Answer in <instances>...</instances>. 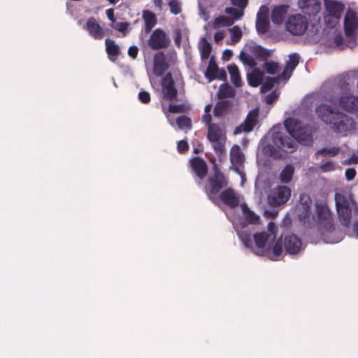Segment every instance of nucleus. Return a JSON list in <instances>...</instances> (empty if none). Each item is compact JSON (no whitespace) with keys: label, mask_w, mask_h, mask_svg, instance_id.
<instances>
[{"label":"nucleus","mask_w":358,"mask_h":358,"mask_svg":"<svg viewBox=\"0 0 358 358\" xmlns=\"http://www.w3.org/2000/svg\"><path fill=\"white\" fill-rule=\"evenodd\" d=\"M142 18L145 23V32L148 34L157 24V17L152 11L149 10H144L142 13Z\"/></svg>","instance_id":"26"},{"label":"nucleus","mask_w":358,"mask_h":358,"mask_svg":"<svg viewBox=\"0 0 358 358\" xmlns=\"http://www.w3.org/2000/svg\"><path fill=\"white\" fill-rule=\"evenodd\" d=\"M192 171L200 180H203L208 174V165L201 157H194L189 160Z\"/></svg>","instance_id":"14"},{"label":"nucleus","mask_w":358,"mask_h":358,"mask_svg":"<svg viewBox=\"0 0 358 358\" xmlns=\"http://www.w3.org/2000/svg\"><path fill=\"white\" fill-rule=\"evenodd\" d=\"M335 202L336 208H339L340 207L342 208V206H350L348 199L342 194L336 193Z\"/></svg>","instance_id":"47"},{"label":"nucleus","mask_w":358,"mask_h":358,"mask_svg":"<svg viewBox=\"0 0 358 358\" xmlns=\"http://www.w3.org/2000/svg\"><path fill=\"white\" fill-rule=\"evenodd\" d=\"M315 113L336 133H346L355 129L356 124L353 118L327 103L320 104L315 108Z\"/></svg>","instance_id":"2"},{"label":"nucleus","mask_w":358,"mask_h":358,"mask_svg":"<svg viewBox=\"0 0 358 358\" xmlns=\"http://www.w3.org/2000/svg\"><path fill=\"white\" fill-rule=\"evenodd\" d=\"M334 43L336 46H340L343 44V38L341 34L336 35L334 38Z\"/></svg>","instance_id":"63"},{"label":"nucleus","mask_w":358,"mask_h":358,"mask_svg":"<svg viewBox=\"0 0 358 358\" xmlns=\"http://www.w3.org/2000/svg\"><path fill=\"white\" fill-rule=\"evenodd\" d=\"M279 83L278 79L274 78L268 77L266 79V81L262 84L261 87V92L262 93H266L270 90H271L275 84Z\"/></svg>","instance_id":"42"},{"label":"nucleus","mask_w":358,"mask_h":358,"mask_svg":"<svg viewBox=\"0 0 358 358\" xmlns=\"http://www.w3.org/2000/svg\"><path fill=\"white\" fill-rule=\"evenodd\" d=\"M338 218L341 223L345 226L348 227L351 222V208L350 206L345 207L342 206V208H336Z\"/></svg>","instance_id":"28"},{"label":"nucleus","mask_w":358,"mask_h":358,"mask_svg":"<svg viewBox=\"0 0 358 358\" xmlns=\"http://www.w3.org/2000/svg\"><path fill=\"white\" fill-rule=\"evenodd\" d=\"M207 138L212 143L215 152L222 154L224 151L225 137L217 124L213 123L208 125Z\"/></svg>","instance_id":"8"},{"label":"nucleus","mask_w":358,"mask_h":358,"mask_svg":"<svg viewBox=\"0 0 358 358\" xmlns=\"http://www.w3.org/2000/svg\"><path fill=\"white\" fill-rule=\"evenodd\" d=\"M225 13L230 15L234 21L239 20L243 15V10H238L234 7H227L224 10Z\"/></svg>","instance_id":"45"},{"label":"nucleus","mask_w":358,"mask_h":358,"mask_svg":"<svg viewBox=\"0 0 358 358\" xmlns=\"http://www.w3.org/2000/svg\"><path fill=\"white\" fill-rule=\"evenodd\" d=\"M253 238L256 246L261 249L265 248L267 243L272 242L265 231L255 234Z\"/></svg>","instance_id":"31"},{"label":"nucleus","mask_w":358,"mask_h":358,"mask_svg":"<svg viewBox=\"0 0 358 358\" xmlns=\"http://www.w3.org/2000/svg\"><path fill=\"white\" fill-rule=\"evenodd\" d=\"M234 24V20L231 18L221 15L215 18L213 22V28L218 29L220 27H228Z\"/></svg>","instance_id":"33"},{"label":"nucleus","mask_w":358,"mask_h":358,"mask_svg":"<svg viewBox=\"0 0 358 358\" xmlns=\"http://www.w3.org/2000/svg\"><path fill=\"white\" fill-rule=\"evenodd\" d=\"M138 99L142 103L147 104L150 103L151 98L150 94L147 91L141 90L138 93Z\"/></svg>","instance_id":"51"},{"label":"nucleus","mask_w":358,"mask_h":358,"mask_svg":"<svg viewBox=\"0 0 358 358\" xmlns=\"http://www.w3.org/2000/svg\"><path fill=\"white\" fill-rule=\"evenodd\" d=\"M231 3L233 6L243 10L247 7L248 0H231Z\"/></svg>","instance_id":"59"},{"label":"nucleus","mask_w":358,"mask_h":358,"mask_svg":"<svg viewBox=\"0 0 358 358\" xmlns=\"http://www.w3.org/2000/svg\"><path fill=\"white\" fill-rule=\"evenodd\" d=\"M287 10L288 6L287 5L275 6L271 10V18L273 23L275 24H281L285 20Z\"/></svg>","instance_id":"23"},{"label":"nucleus","mask_w":358,"mask_h":358,"mask_svg":"<svg viewBox=\"0 0 358 358\" xmlns=\"http://www.w3.org/2000/svg\"><path fill=\"white\" fill-rule=\"evenodd\" d=\"M171 40L166 32L160 29H156L148 40V45L155 50L164 49L169 46Z\"/></svg>","instance_id":"9"},{"label":"nucleus","mask_w":358,"mask_h":358,"mask_svg":"<svg viewBox=\"0 0 358 358\" xmlns=\"http://www.w3.org/2000/svg\"><path fill=\"white\" fill-rule=\"evenodd\" d=\"M106 51L108 54V59L111 62H115L120 54V49L118 45L113 40L106 38L105 41Z\"/></svg>","instance_id":"25"},{"label":"nucleus","mask_w":358,"mask_h":358,"mask_svg":"<svg viewBox=\"0 0 358 358\" xmlns=\"http://www.w3.org/2000/svg\"><path fill=\"white\" fill-rule=\"evenodd\" d=\"M317 218L316 226L320 229L331 231L334 229L332 222L331 213L325 202H320L315 204Z\"/></svg>","instance_id":"5"},{"label":"nucleus","mask_w":358,"mask_h":358,"mask_svg":"<svg viewBox=\"0 0 358 358\" xmlns=\"http://www.w3.org/2000/svg\"><path fill=\"white\" fill-rule=\"evenodd\" d=\"M231 39L233 44L237 43L242 37V31L238 26H234L229 29Z\"/></svg>","instance_id":"46"},{"label":"nucleus","mask_w":358,"mask_h":358,"mask_svg":"<svg viewBox=\"0 0 358 358\" xmlns=\"http://www.w3.org/2000/svg\"><path fill=\"white\" fill-rule=\"evenodd\" d=\"M177 150L179 153L183 154L189 150V145L187 141L181 140L178 143Z\"/></svg>","instance_id":"56"},{"label":"nucleus","mask_w":358,"mask_h":358,"mask_svg":"<svg viewBox=\"0 0 358 358\" xmlns=\"http://www.w3.org/2000/svg\"><path fill=\"white\" fill-rule=\"evenodd\" d=\"M292 71H289V70L287 68H285L283 71L278 75L275 78L278 79V83L280 80H287L292 76Z\"/></svg>","instance_id":"55"},{"label":"nucleus","mask_w":358,"mask_h":358,"mask_svg":"<svg viewBox=\"0 0 358 358\" xmlns=\"http://www.w3.org/2000/svg\"><path fill=\"white\" fill-rule=\"evenodd\" d=\"M220 199L226 206L231 208H234L238 206L240 201L235 190L232 188H227L223 190L219 195Z\"/></svg>","instance_id":"18"},{"label":"nucleus","mask_w":358,"mask_h":358,"mask_svg":"<svg viewBox=\"0 0 358 358\" xmlns=\"http://www.w3.org/2000/svg\"><path fill=\"white\" fill-rule=\"evenodd\" d=\"M294 171V169L292 165H287L280 175L281 182L283 183H288L290 182L292 178Z\"/></svg>","instance_id":"36"},{"label":"nucleus","mask_w":358,"mask_h":358,"mask_svg":"<svg viewBox=\"0 0 358 358\" xmlns=\"http://www.w3.org/2000/svg\"><path fill=\"white\" fill-rule=\"evenodd\" d=\"M216 79L225 81L227 80V73L224 69H219V72L215 75Z\"/></svg>","instance_id":"62"},{"label":"nucleus","mask_w":358,"mask_h":358,"mask_svg":"<svg viewBox=\"0 0 358 358\" xmlns=\"http://www.w3.org/2000/svg\"><path fill=\"white\" fill-rule=\"evenodd\" d=\"M106 13L108 18L112 22H115V15H114V10H113V8L107 9Z\"/></svg>","instance_id":"64"},{"label":"nucleus","mask_w":358,"mask_h":358,"mask_svg":"<svg viewBox=\"0 0 358 358\" xmlns=\"http://www.w3.org/2000/svg\"><path fill=\"white\" fill-rule=\"evenodd\" d=\"M264 62H265L263 64V69L266 71L267 73L274 75L277 72H278L280 66L278 62L267 60Z\"/></svg>","instance_id":"39"},{"label":"nucleus","mask_w":358,"mask_h":358,"mask_svg":"<svg viewBox=\"0 0 358 358\" xmlns=\"http://www.w3.org/2000/svg\"><path fill=\"white\" fill-rule=\"evenodd\" d=\"M326 10L330 17L338 20L341 17L344 6L336 1H328L325 3Z\"/></svg>","instance_id":"22"},{"label":"nucleus","mask_w":358,"mask_h":358,"mask_svg":"<svg viewBox=\"0 0 358 358\" xmlns=\"http://www.w3.org/2000/svg\"><path fill=\"white\" fill-rule=\"evenodd\" d=\"M230 161L232 165L234 166V170L240 174L239 166L243 164L245 157L239 145H234L231 147L230 150Z\"/></svg>","instance_id":"20"},{"label":"nucleus","mask_w":358,"mask_h":358,"mask_svg":"<svg viewBox=\"0 0 358 358\" xmlns=\"http://www.w3.org/2000/svg\"><path fill=\"white\" fill-rule=\"evenodd\" d=\"M240 59L245 64L250 68H255L257 66V62L254 58V56L251 54H248L244 52L240 53Z\"/></svg>","instance_id":"37"},{"label":"nucleus","mask_w":358,"mask_h":358,"mask_svg":"<svg viewBox=\"0 0 358 358\" xmlns=\"http://www.w3.org/2000/svg\"><path fill=\"white\" fill-rule=\"evenodd\" d=\"M294 139L295 141L296 139L299 143L305 145H310L313 143L311 131L307 126L302 124L295 134Z\"/></svg>","instance_id":"21"},{"label":"nucleus","mask_w":358,"mask_h":358,"mask_svg":"<svg viewBox=\"0 0 358 358\" xmlns=\"http://www.w3.org/2000/svg\"><path fill=\"white\" fill-rule=\"evenodd\" d=\"M190 106L187 103L173 104L170 103L169 106V111L171 113H185L189 110Z\"/></svg>","instance_id":"41"},{"label":"nucleus","mask_w":358,"mask_h":358,"mask_svg":"<svg viewBox=\"0 0 358 358\" xmlns=\"http://www.w3.org/2000/svg\"><path fill=\"white\" fill-rule=\"evenodd\" d=\"M299 62V56L297 53L292 54L289 56V60L286 63L285 68L289 71H293L297 66Z\"/></svg>","instance_id":"44"},{"label":"nucleus","mask_w":358,"mask_h":358,"mask_svg":"<svg viewBox=\"0 0 358 358\" xmlns=\"http://www.w3.org/2000/svg\"><path fill=\"white\" fill-rule=\"evenodd\" d=\"M298 6L304 14L309 16L316 15L321 10L320 0H299Z\"/></svg>","instance_id":"15"},{"label":"nucleus","mask_w":358,"mask_h":358,"mask_svg":"<svg viewBox=\"0 0 358 358\" xmlns=\"http://www.w3.org/2000/svg\"><path fill=\"white\" fill-rule=\"evenodd\" d=\"M228 179L218 169H214L213 174L210 175L204 185V192L208 198L215 203L217 195L222 189L228 186Z\"/></svg>","instance_id":"3"},{"label":"nucleus","mask_w":358,"mask_h":358,"mask_svg":"<svg viewBox=\"0 0 358 358\" xmlns=\"http://www.w3.org/2000/svg\"><path fill=\"white\" fill-rule=\"evenodd\" d=\"M218 96L220 99L229 98L234 96V92L227 84H222L220 86Z\"/></svg>","instance_id":"43"},{"label":"nucleus","mask_w":358,"mask_h":358,"mask_svg":"<svg viewBox=\"0 0 358 358\" xmlns=\"http://www.w3.org/2000/svg\"><path fill=\"white\" fill-rule=\"evenodd\" d=\"M128 26H129V24H128V22H117V23L111 24L112 28H113L115 30L120 31V32H124V31H126L128 28Z\"/></svg>","instance_id":"57"},{"label":"nucleus","mask_w":358,"mask_h":358,"mask_svg":"<svg viewBox=\"0 0 358 358\" xmlns=\"http://www.w3.org/2000/svg\"><path fill=\"white\" fill-rule=\"evenodd\" d=\"M239 238L242 241L244 245L247 248H250L252 245V242L250 238V235L249 234H246L244 232L239 234Z\"/></svg>","instance_id":"52"},{"label":"nucleus","mask_w":358,"mask_h":358,"mask_svg":"<svg viewBox=\"0 0 358 358\" xmlns=\"http://www.w3.org/2000/svg\"><path fill=\"white\" fill-rule=\"evenodd\" d=\"M231 77V81L236 87L241 86V78L238 66L236 64L229 65L227 67Z\"/></svg>","instance_id":"30"},{"label":"nucleus","mask_w":358,"mask_h":358,"mask_svg":"<svg viewBox=\"0 0 358 358\" xmlns=\"http://www.w3.org/2000/svg\"><path fill=\"white\" fill-rule=\"evenodd\" d=\"M282 252V241L280 239L278 240V241L275 243L273 248V255L277 258L279 256L281 255Z\"/></svg>","instance_id":"50"},{"label":"nucleus","mask_w":358,"mask_h":358,"mask_svg":"<svg viewBox=\"0 0 358 358\" xmlns=\"http://www.w3.org/2000/svg\"><path fill=\"white\" fill-rule=\"evenodd\" d=\"M250 54L261 61H266L270 57V52L268 50L261 45H252L249 48Z\"/></svg>","instance_id":"27"},{"label":"nucleus","mask_w":358,"mask_h":358,"mask_svg":"<svg viewBox=\"0 0 358 358\" xmlns=\"http://www.w3.org/2000/svg\"><path fill=\"white\" fill-rule=\"evenodd\" d=\"M256 29L257 31L260 34H264L268 32L269 29V22L266 17H260L257 15L256 21Z\"/></svg>","instance_id":"34"},{"label":"nucleus","mask_w":358,"mask_h":358,"mask_svg":"<svg viewBox=\"0 0 358 358\" xmlns=\"http://www.w3.org/2000/svg\"><path fill=\"white\" fill-rule=\"evenodd\" d=\"M285 26L287 31L292 35L302 36L308 29V21L301 14H294L288 17Z\"/></svg>","instance_id":"6"},{"label":"nucleus","mask_w":358,"mask_h":358,"mask_svg":"<svg viewBox=\"0 0 358 358\" xmlns=\"http://www.w3.org/2000/svg\"><path fill=\"white\" fill-rule=\"evenodd\" d=\"M320 169L323 172L332 171L335 170V164L332 161H327L321 164Z\"/></svg>","instance_id":"53"},{"label":"nucleus","mask_w":358,"mask_h":358,"mask_svg":"<svg viewBox=\"0 0 358 358\" xmlns=\"http://www.w3.org/2000/svg\"><path fill=\"white\" fill-rule=\"evenodd\" d=\"M356 176V171L352 168L347 169L345 171V177L348 181H350L355 178Z\"/></svg>","instance_id":"60"},{"label":"nucleus","mask_w":358,"mask_h":358,"mask_svg":"<svg viewBox=\"0 0 358 358\" xmlns=\"http://www.w3.org/2000/svg\"><path fill=\"white\" fill-rule=\"evenodd\" d=\"M278 227L276 224L273 222H270L268 224V232L266 233L270 237L271 241H273L275 239Z\"/></svg>","instance_id":"48"},{"label":"nucleus","mask_w":358,"mask_h":358,"mask_svg":"<svg viewBox=\"0 0 358 358\" xmlns=\"http://www.w3.org/2000/svg\"><path fill=\"white\" fill-rule=\"evenodd\" d=\"M219 67L213 57H211L206 71L205 72V77L209 81L212 82L216 79L215 75L219 72Z\"/></svg>","instance_id":"29"},{"label":"nucleus","mask_w":358,"mask_h":358,"mask_svg":"<svg viewBox=\"0 0 358 358\" xmlns=\"http://www.w3.org/2000/svg\"><path fill=\"white\" fill-rule=\"evenodd\" d=\"M358 29V17L354 11H348L344 19V31L346 36L354 37Z\"/></svg>","instance_id":"17"},{"label":"nucleus","mask_w":358,"mask_h":358,"mask_svg":"<svg viewBox=\"0 0 358 358\" xmlns=\"http://www.w3.org/2000/svg\"><path fill=\"white\" fill-rule=\"evenodd\" d=\"M227 103L226 101L220 102V103H217L214 108V115H222V113L227 109Z\"/></svg>","instance_id":"54"},{"label":"nucleus","mask_w":358,"mask_h":358,"mask_svg":"<svg viewBox=\"0 0 358 358\" xmlns=\"http://www.w3.org/2000/svg\"><path fill=\"white\" fill-rule=\"evenodd\" d=\"M258 116L259 112L257 109L250 110L244 122L235 129L234 134L251 131L258 122Z\"/></svg>","instance_id":"11"},{"label":"nucleus","mask_w":358,"mask_h":358,"mask_svg":"<svg viewBox=\"0 0 358 358\" xmlns=\"http://www.w3.org/2000/svg\"><path fill=\"white\" fill-rule=\"evenodd\" d=\"M201 58L202 60H206L210 57L212 50L211 44L205 38H203L199 47Z\"/></svg>","instance_id":"35"},{"label":"nucleus","mask_w":358,"mask_h":358,"mask_svg":"<svg viewBox=\"0 0 358 358\" xmlns=\"http://www.w3.org/2000/svg\"><path fill=\"white\" fill-rule=\"evenodd\" d=\"M284 124L288 134L273 131L271 135V143L263 148L264 154L274 157L280 150L287 153H292L296 150L297 143L294 136L300 129L301 123L297 120L288 118Z\"/></svg>","instance_id":"1"},{"label":"nucleus","mask_w":358,"mask_h":358,"mask_svg":"<svg viewBox=\"0 0 358 358\" xmlns=\"http://www.w3.org/2000/svg\"><path fill=\"white\" fill-rule=\"evenodd\" d=\"M291 196V189L287 186H279L271 198V203L274 206L285 204Z\"/></svg>","instance_id":"19"},{"label":"nucleus","mask_w":358,"mask_h":358,"mask_svg":"<svg viewBox=\"0 0 358 358\" xmlns=\"http://www.w3.org/2000/svg\"><path fill=\"white\" fill-rule=\"evenodd\" d=\"M264 72L258 68H254V69L248 73L247 78L248 84L254 87H258L262 84L264 78Z\"/></svg>","instance_id":"24"},{"label":"nucleus","mask_w":358,"mask_h":358,"mask_svg":"<svg viewBox=\"0 0 358 358\" xmlns=\"http://www.w3.org/2000/svg\"><path fill=\"white\" fill-rule=\"evenodd\" d=\"M312 199L307 194H301L298 206V219L306 228L313 229L316 227V217L310 211Z\"/></svg>","instance_id":"4"},{"label":"nucleus","mask_w":358,"mask_h":358,"mask_svg":"<svg viewBox=\"0 0 358 358\" xmlns=\"http://www.w3.org/2000/svg\"><path fill=\"white\" fill-rule=\"evenodd\" d=\"M162 94L164 99L173 101L178 96V90L175 87V81L172 74L168 73L162 80Z\"/></svg>","instance_id":"10"},{"label":"nucleus","mask_w":358,"mask_h":358,"mask_svg":"<svg viewBox=\"0 0 358 358\" xmlns=\"http://www.w3.org/2000/svg\"><path fill=\"white\" fill-rule=\"evenodd\" d=\"M284 249L289 255L299 254L302 250L301 240L294 234L285 236Z\"/></svg>","instance_id":"16"},{"label":"nucleus","mask_w":358,"mask_h":358,"mask_svg":"<svg viewBox=\"0 0 358 358\" xmlns=\"http://www.w3.org/2000/svg\"><path fill=\"white\" fill-rule=\"evenodd\" d=\"M170 7V11L174 15H177L181 12V7L179 2L177 0H171L169 3Z\"/></svg>","instance_id":"49"},{"label":"nucleus","mask_w":358,"mask_h":358,"mask_svg":"<svg viewBox=\"0 0 358 358\" xmlns=\"http://www.w3.org/2000/svg\"><path fill=\"white\" fill-rule=\"evenodd\" d=\"M83 29L95 40H101L105 36L104 29L101 27L94 17H90L87 20Z\"/></svg>","instance_id":"12"},{"label":"nucleus","mask_w":358,"mask_h":358,"mask_svg":"<svg viewBox=\"0 0 358 358\" xmlns=\"http://www.w3.org/2000/svg\"><path fill=\"white\" fill-rule=\"evenodd\" d=\"M176 124L180 129H190L192 128V120L189 117L182 115L176 118Z\"/></svg>","instance_id":"40"},{"label":"nucleus","mask_w":358,"mask_h":358,"mask_svg":"<svg viewBox=\"0 0 358 358\" xmlns=\"http://www.w3.org/2000/svg\"><path fill=\"white\" fill-rule=\"evenodd\" d=\"M340 148L339 147H332L330 148H324L320 150H318L316 152V155H321V156H329V157H335L338 155L340 152Z\"/></svg>","instance_id":"38"},{"label":"nucleus","mask_w":358,"mask_h":358,"mask_svg":"<svg viewBox=\"0 0 358 358\" xmlns=\"http://www.w3.org/2000/svg\"><path fill=\"white\" fill-rule=\"evenodd\" d=\"M329 101L347 112L352 113L358 112V97L350 93L345 92L338 97L331 96Z\"/></svg>","instance_id":"7"},{"label":"nucleus","mask_w":358,"mask_h":358,"mask_svg":"<svg viewBox=\"0 0 358 358\" xmlns=\"http://www.w3.org/2000/svg\"><path fill=\"white\" fill-rule=\"evenodd\" d=\"M138 53V49L136 46L132 45L128 49V55L133 59L136 58Z\"/></svg>","instance_id":"61"},{"label":"nucleus","mask_w":358,"mask_h":358,"mask_svg":"<svg viewBox=\"0 0 358 358\" xmlns=\"http://www.w3.org/2000/svg\"><path fill=\"white\" fill-rule=\"evenodd\" d=\"M170 64L166 55L163 52L155 54L153 58V72L157 76H162L169 68Z\"/></svg>","instance_id":"13"},{"label":"nucleus","mask_w":358,"mask_h":358,"mask_svg":"<svg viewBox=\"0 0 358 358\" xmlns=\"http://www.w3.org/2000/svg\"><path fill=\"white\" fill-rule=\"evenodd\" d=\"M279 92L277 91H273L271 93L266 96V102L268 104L273 103L278 98Z\"/></svg>","instance_id":"58"},{"label":"nucleus","mask_w":358,"mask_h":358,"mask_svg":"<svg viewBox=\"0 0 358 358\" xmlns=\"http://www.w3.org/2000/svg\"><path fill=\"white\" fill-rule=\"evenodd\" d=\"M243 213L245 217L246 221L250 224H257L259 220V216L256 215L252 210H251L247 204L243 203L241 205Z\"/></svg>","instance_id":"32"}]
</instances>
